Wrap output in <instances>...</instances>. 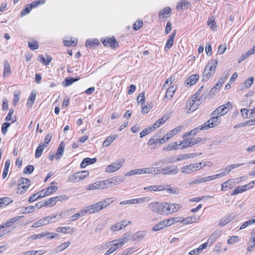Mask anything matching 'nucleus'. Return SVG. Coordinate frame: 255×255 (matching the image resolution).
Returning a JSON list of instances; mask_svg holds the SVG:
<instances>
[{
    "label": "nucleus",
    "mask_w": 255,
    "mask_h": 255,
    "mask_svg": "<svg viewBox=\"0 0 255 255\" xmlns=\"http://www.w3.org/2000/svg\"><path fill=\"white\" fill-rule=\"evenodd\" d=\"M157 143H159V139L157 138V135H154L149 139L147 142V145H152Z\"/></svg>",
    "instance_id": "nucleus-51"
},
{
    "label": "nucleus",
    "mask_w": 255,
    "mask_h": 255,
    "mask_svg": "<svg viewBox=\"0 0 255 255\" xmlns=\"http://www.w3.org/2000/svg\"><path fill=\"white\" fill-rule=\"evenodd\" d=\"M11 73L10 64L7 60H5L3 62V77H7Z\"/></svg>",
    "instance_id": "nucleus-18"
},
{
    "label": "nucleus",
    "mask_w": 255,
    "mask_h": 255,
    "mask_svg": "<svg viewBox=\"0 0 255 255\" xmlns=\"http://www.w3.org/2000/svg\"><path fill=\"white\" fill-rule=\"evenodd\" d=\"M130 237L131 236L130 234L128 233H125V234L123 235L122 238L119 239V240L124 245L125 243H127Z\"/></svg>",
    "instance_id": "nucleus-44"
},
{
    "label": "nucleus",
    "mask_w": 255,
    "mask_h": 255,
    "mask_svg": "<svg viewBox=\"0 0 255 255\" xmlns=\"http://www.w3.org/2000/svg\"><path fill=\"white\" fill-rule=\"evenodd\" d=\"M232 108L233 105L232 103L230 102H228L225 104L218 107L213 111V114L214 115L219 116V117L221 116H223L226 114H227L229 110V107Z\"/></svg>",
    "instance_id": "nucleus-5"
},
{
    "label": "nucleus",
    "mask_w": 255,
    "mask_h": 255,
    "mask_svg": "<svg viewBox=\"0 0 255 255\" xmlns=\"http://www.w3.org/2000/svg\"><path fill=\"white\" fill-rule=\"evenodd\" d=\"M97 158H89L86 157L83 159L82 160L80 166L81 168H83L86 167L87 165L92 164L96 162L97 161Z\"/></svg>",
    "instance_id": "nucleus-17"
},
{
    "label": "nucleus",
    "mask_w": 255,
    "mask_h": 255,
    "mask_svg": "<svg viewBox=\"0 0 255 255\" xmlns=\"http://www.w3.org/2000/svg\"><path fill=\"white\" fill-rule=\"evenodd\" d=\"M83 210L80 211L79 213H77L72 215L71 218V221H73L79 218L80 217L84 216L86 213H83Z\"/></svg>",
    "instance_id": "nucleus-52"
},
{
    "label": "nucleus",
    "mask_w": 255,
    "mask_h": 255,
    "mask_svg": "<svg viewBox=\"0 0 255 255\" xmlns=\"http://www.w3.org/2000/svg\"><path fill=\"white\" fill-rule=\"evenodd\" d=\"M28 45L29 48L32 50H36L39 48L38 43L37 41L28 42Z\"/></svg>",
    "instance_id": "nucleus-55"
},
{
    "label": "nucleus",
    "mask_w": 255,
    "mask_h": 255,
    "mask_svg": "<svg viewBox=\"0 0 255 255\" xmlns=\"http://www.w3.org/2000/svg\"><path fill=\"white\" fill-rule=\"evenodd\" d=\"M166 227H169L174 224L175 223L179 222L178 218H169L167 220H164Z\"/></svg>",
    "instance_id": "nucleus-41"
},
{
    "label": "nucleus",
    "mask_w": 255,
    "mask_h": 255,
    "mask_svg": "<svg viewBox=\"0 0 255 255\" xmlns=\"http://www.w3.org/2000/svg\"><path fill=\"white\" fill-rule=\"evenodd\" d=\"M154 174V167H147L131 170L125 174L126 176H129L136 174Z\"/></svg>",
    "instance_id": "nucleus-4"
},
{
    "label": "nucleus",
    "mask_w": 255,
    "mask_h": 255,
    "mask_svg": "<svg viewBox=\"0 0 255 255\" xmlns=\"http://www.w3.org/2000/svg\"><path fill=\"white\" fill-rule=\"evenodd\" d=\"M11 124L9 123H4L1 126V132L3 135H5L7 131L8 128L10 126Z\"/></svg>",
    "instance_id": "nucleus-54"
},
{
    "label": "nucleus",
    "mask_w": 255,
    "mask_h": 255,
    "mask_svg": "<svg viewBox=\"0 0 255 255\" xmlns=\"http://www.w3.org/2000/svg\"><path fill=\"white\" fill-rule=\"evenodd\" d=\"M44 148V145L40 144L37 147L35 151V156L36 158H39L42 155V153Z\"/></svg>",
    "instance_id": "nucleus-45"
},
{
    "label": "nucleus",
    "mask_w": 255,
    "mask_h": 255,
    "mask_svg": "<svg viewBox=\"0 0 255 255\" xmlns=\"http://www.w3.org/2000/svg\"><path fill=\"white\" fill-rule=\"evenodd\" d=\"M236 215L234 213L227 215L223 217L220 220L219 225L220 226L223 227L228 224L231 221H233L235 218Z\"/></svg>",
    "instance_id": "nucleus-12"
},
{
    "label": "nucleus",
    "mask_w": 255,
    "mask_h": 255,
    "mask_svg": "<svg viewBox=\"0 0 255 255\" xmlns=\"http://www.w3.org/2000/svg\"><path fill=\"white\" fill-rule=\"evenodd\" d=\"M35 209V206H28L24 208V211L22 212L23 214H28L30 213H32L34 212Z\"/></svg>",
    "instance_id": "nucleus-60"
},
{
    "label": "nucleus",
    "mask_w": 255,
    "mask_h": 255,
    "mask_svg": "<svg viewBox=\"0 0 255 255\" xmlns=\"http://www.w3.org/2000/svg\"><path fill=\"white\" fill-rule=\"evenodd\" d=\"M176 162H178L177 160V157L172 156L157 161L154 163V165L155 166H159L161 163L170 164L175 163Z\"/></svg>",
    "instance_id": "nucleus-11"
},
{
    "label": "nucleus",
    "mask_w": 255,
    "mask_h": 255,
    "mask_svg": "<svg viewBox=\"0 0 255 255\" xmlns=\"http://www.w3.org/2000/svg\"><path fill=\"white\" fill-rule=\"evenodd\" d=\"M103 44L106 46H110L113 48H116L118 46V43L115 38L105 39L102 41Z\"/></svg>",
    "instance_id": "nucleus-13"
},
{
    "label": "nucleus",
    "mask_w": 255,
    "mask_h": 255,
    "mask_svg": "<svg viewBox=\"0 0 255 255\" xmlns=\"http://www.w3.org/2000/svg\"><path fill=\"white\" fill-rule=\"evenodd\" d=\"M65 147V145L63 142H62L58 146V149L57 150V152L55 154L56 159H60L63 154L64 149Z\"/></svg>",
    "instance_id": "nucleus-24"
},
{
    "label": "nucleus",
    "mask_w": 255,
    "mask_h": 255,
    "mask_svg": "<svg viewBox=\"0 0 255 255\" xmlns=\"http://www.w3.org/2000/svg\"><path fill=\"white\" fill-rule=\"evenodd\" d=\"M56 218V215H53L52 216H49L45 218L41 219V221H43V224L45 225H46V224L49 223L50 222H55L56 221H51V220L53 219H54Z\"/></svg>",
    "instance_id": "nucleus-40"
},
{
    "label": "nucleus",
    "mask_w": 255,
    "mask_h": 255,
    "mask_svg": "<svg viewBox=\"0 0 255 255\" xmlns=\"http://www.w3.org/2000/svg\"><path fill=\"white\" fill-rule=\"evenodd\" d=\"M121 224V223L119 222L113 225L111 228V230L113 232H116L122 229V227Z\"/></svg>",
    "instance_id": "nucleus-61"
},
{
    "label": "nucleus",
    "mask_w": 255,
    "mask_h": 255,
    "mask_svg": "<svg viewBox=\"0 0 255 255\" xmlns=\"http://www.w3.org/2000/svg\"><path fill=\"white\" fill-rule=\"evenodd\" d=\"M42 251H30L23 253V255H40L43 254Z\"/></svg>",
    "instance_id": "nucleus-53"
},
{
    "label": "nucleus",
    "mask_w": 255,
    "mask_h": 255,
    "mask_svg": "<svg viewBox=\"0 0 255 255\" xmlns=\"http://www.w3.org/2000/svg\"><path fill=\"white\" fill-rule=\"evenodd\" d=\"M211 117L212 118L210 120L201 126L200 127L201 129L207 130L210 128L216 127L219 124L218 120V118H219V116L214 115L213 112L211 114Z\"/></svg>",
    "instance_id": "nucleus-3"
},
{
    "label": "nucleus",
    "mask_w": 255,
    "mask_h": 255,
    "mask_svg": "<svg viewBox=\"0 0 255 255\" xmlns=\"http://www.w3.org/2000/svg\"><path fill=\"white\" fill-rule=\"evenodd\" d=\"M102 210V206H100V202L86 207L83 210V213L92 214Z\"/></svg>",
    "instance_id": "nucleus-10"
},
{
    "label": "nucleus",
    "mask_w": 255,
    "mask_h": 255,
    "mask_svg": "<svg viewBox=\"0 0 255 255\" xmlns=\"http://www.w3.org/2000/svg\"><path fill=\"white\" fill-rule=\"evenodd\" d=\"M34 169L33 165H28L24 169L23 172L24 174H31L33 171Z\"/></svg>",
    "instance_id": "nucleus-63"
},
{
    "label": "nucleus",
    "mask_w": 255,
    "mask_h": 255,
    "mask_svg": "<svg viewBox=\"0 0 255 255\" xmlns=\"http://www.w3.org/2000/svg\"><path fill=\"white\" fill-rule=\"evenodd\" d=\"M80 181V180L79 179V177L78 174L77 173V172L74 173L73 175L69 176L67 179V181L69 182H72L76 183V182H79Z\"/></svg>",
    "instance_id": "nucleus-39"
},
{
    "label": "nucleus",
    "mask_w": 255,
    "mask_h": 255,
    "mask_svg": "<svg viewBox=\"0 0 255 255\" xmlns=\"http://www.w3.org/2000/svg\"><path fill=\"white\" fill-rule=\"evenodd\" d=\"M200 95L199 92H196L195 94L193 95L192 101L189 103V105H191V107L197 102V100L199 99Z\"/></svg>",
    "instance_id": "nucleus-48"
},
{
    "label": "nucleus",
    "mask_w": 255,
    "mask_h": 255,
    "mask_svg": "<svg viewBox=\"0 0 255 255\" xmlns=\"http://www.w3.org/2000/svg\"><path fill=\"white\" fill-rule=\"evenodd\" d=\"M164 214L168 215L176 212L178 209L182 207L179 204L164 203Z\"/></svg>",
    "instance_id": "nucleus-8"
},
{
    "label": "nucleus",
    "mask_w": 255,
    "mask_h": 255,
    "mask_svg": "<svg viewBox=\"0 0 255 255\" xmlns=\"http://www.w3.org/2000/svg\"><path fill=\"white\" fill-rule=\"evenodd\" d=\"M178 149H180L179 142H172L163 148V150L166 151L177 150Z\"/></svg>",
    "instance_id": "nucleus-15"
},
{
    "label": "nucleus",
    "mask_w": 255,
    "mask_h": 255,
    "mask_svg": "<svg viewBox=\"0 0 255 255\" xmlns=\"http://www.w3.org/2000/svg\"><path fill=\"white\" fill-rule=\"evenodd\" d=\"M30 184V181L29 179L24 177L19 178L17 193L19 194L23 193L28 189Z\"/></svg>",
    "instance_id": "nucleus-6"
},
{
    "label": "nucleus",
    "mask_w": 255,
    "mask_h": 255,
    "mask_svg": "<svg viewBox=\"0 0 255 255\" xmlns=\"http://www.w3.org/2000/svg\"><path fill=\"white\" fill-rule=\"evenodd\" d=\"M118 135L115 134L113 136H109L106 138L105 140L104 141L103 146L104 147H107L111 144L117 138Z\"/></svg>",
    "instance_id": "nucleus-28"
},
{
    "label": "nucleus",
    "mask_w": 255,
    "mask_h": 255,
    "mask_svg": "<svg viewBox=\"0 0 255 255\" xmlns=\"http://www.w3.org/2000/svg\"><path fill=\"white\" fill-rule=\"evenodd\" d=\"M180 149L186 148L187 147L192 146L193 143L190 140V139H183L179 142Z\"/></svg>",
    "instance_id": "nucleus-22"
},
{
    "label": "nucleus",
    "mask_w": 255,
    "mask_h": 255,
    "mask_svg": "<svg viewBox=\"0 0 255 255\" xmlns=\"http://www.w3.org/2000/svg\"><path fill=\"white\" fill-rule=\"evenodd\" d=\"M32 9V6L31 4H28L25 5V7L23 8L20 12L21 16L25 15L28 13H29L31 9Z\"/></svg>",
    "instance_id": "nucleus-38"
},
{
    "label": "nucleus",
    "mask_w": 255,
    "mask_h": 255,
    "mask_svg": "<svg viewBox=\"0 0 255 255\" xmlns=\"http://www.w3.org/2000/svg\"><path fill=\"white\" fill-rule=\"evenodd\" d=\"M176 34V30H174L172 33L169 35L164 47V49L166 51H168L173 45Z\"/></svg>",
    "instance_id": "nucleus-14"
},
{
    "label": "nucleus",
    "mask_w": 255,
    "mask_h": 255,
    "mask_svg": "<svg viewBox=\"0 0 255 255\" xmlns=\"http://www.w3.org/2000/svg\"><path fill=\"white\" fill-rule=\"evenodd\" d=\"M107 184H109V183H106V180L97 181L95 182V188H96V189L107 188H108Z\"/></svg>",
    "instance_id": "nucleus-31"
},
{
    "label": "nucleus",
    "mask_w": 255,
    "mask_h": 255,
    "mask_svg": "<svg viewBox=\"0 0 255 255\" xmlns=\"http://www.w3.org/2000/svg\"><path fill=\"white\" fill-rule=\"evenodd\" d=\"M56 203V200L55 197L50 198L47 201H45V204L46 206H49L50 207L53 206Z\"/></svg>",
    "instance_id": "nucleus-59"
},
{
    "label": "nucleus",
    "mask_w": 255,
    "mask_h": 255,
    "mask_svg": "<svg viewBox=\"0 0 255 255\" xmlns=\"http://www.w3.org/2000/svg\"><path fill=\"white\" fill-rule=\"evenodd\" d=\"M20 96V93L19 92H15L14 94L13 100V104L15 106L17 102L19 100V98Z\"/></svg>",
    "instance_id": "nucleus-62"
},
{
    "label": "nucleus",
    "mask_w": 255,
    "mask_h": 255,
    "mask_svg": "<svg viewBox=\"0 0 255 255\" xmlns=\"http://www.w3.org/2000/svg\"><path fill=\"white\" fill-rule=\"evenodd\" d=\"M124 163L125 159L121 160H117L108 165L106 167L105 171L107 173L115 172L120 169L123 166Z\"/></svg>",
    "instance_id": "nucleus-9"
},
{
    "label": "nucleus",
    "mask_w": 255,
    "mask_h": 255,
    "mask_svg": "<svg viewBox=\"0 0 255 255\" xmlns=\"http://www.w3.org/2000/svg\"><path fill=\"white\" fill-rule=\"evenodd\" d=\"M12 202L9 197L0 198V207H5Z\"/></svg>",
    "instance_id": "nucleus-35"
},
{
    "label": "nucleus",
    "mask_w": 255,
    "mask_h": 255,
    "mask_svg": "<svg viewBox=\"0 0 255 255\" xmlns=\"http://www.w3.org/2000/svg\"><path fill=\"white\" fill-rule=\"evenodd\" d=\"M197 218L195 216L188 217L185 219H183L181 221V223L183 224H191L193 222H195Z\"/></svg>",
    "instance_id": "nucleus-36"
},
{
    "label": "nucleus",
    "mask_w": 255,
    "mask_h": 255,
    "mask_svg": "<svg viewBox=\"0 0 255 255\" xmlns=\"http://www.w3.org/2000/svg\"><path fill=\"white\" fill-rule=\"evenodd\" d=\"M80 79L79 78H66L64 81L62 82V85L64 87H68L71 85H72L73 83H74L75 82H76L78 81Z\"/></svg>",
    "instance_id": "nucleus-27"
},
{
    "label": "nucleus",
    "mask_w": 255,
    "mask_h": 255,
    "mask_svg": "<svg viewBox=\"0 0 255 255\" xmlns=\"http://www.w3.org/2000/svg\"><path fill=\"white\" fill-rule=\"evenodd\" d=\"M98 43H99V42L97 39H95L94 40L88 39L86 42V46L87 47H92L94 44H97Z\"/></svg>",
    "instance_id": "nucleus-56"
},
{
    "label": "nucleus",
    "mask_w": 255,
    "mask_h": 255,
    "mask_svg": "<svg viewBox=\"0 0 255 255\" xmlns=\"http://www.w3.org/2000/svg\"><path fill=\"white\" fill-rule=\"evenodd\" d=\"M154 175L162 174L164 175H174L179 172V169L176 166L167 165L164 167H154Z\"/></svg>",
    "instance_id": "nucleus-1"
},
{
    "label": "nucleus",
    "mask_w": 255,
    "mask_h": 255,
    "mask_svg": "<svg viewBox=\"0 0 255 255\" xmlns=\"http://www.w3.org/2000/svg\"><path fill=\"white\" fill-rule=\"evenodd\" d=\"M190 4L186 0H181L176 6V9L178 10L185 9L188 8Z\"/></svg>",
    "instance_id": "nucleus-21"
},
{
    "label": "nucleus",
    "mask_w": 255,
    "mask_h": 255,
    "mask_svg": "<svg viewBox=\"0 0 255 255\" xmlns=\"http://www.w3.org/2000/svg\"><path fill=\"white\" fill-rule=\"evenodd\" d=\"M106 183H109V184H107L108 188L119 184V178L117 176L106 179Z\"/></svg>",
    "instance_id": "nucleus-25"
},
{
    "label": "nucleus",
    "mask_w": 255,
    "mask_h": 255,
    "mask_svg": "<svg viewBox=\"0 0 255 255\" xmlns=\"http://www.w3.org/2000/svg\"><path fill=\"white\" fill-rule=\"evenodd\" d=\"M77 173L78 174L79 177V179L81 180L88 176L89 175V172L88 171L85 170L77 172Z\"/></svg>",
    "instance_id": "nucleus-58"
},
{
    "label": "nucleus",
    "mask_w": 255,
    "mask_h": 255,
    "mask_svg": "<svg viewBox=\"0 0 255 255\" xmlns=\"http://www.w3.org/2000/svg\"><path fill=\"white\" fill-rule=\"evenodd\" d=\"M152 129L151 127H150L149 128H145L140 133V137L142 138L144 137L146 135L150 133V131H151Z\"/></svg>",
    "instance_id": "nucleus-64"
},
{
    "label": "nucleus",
    "mask_w": 255,
    "mask_h": 255,
    "mask_svg": "<svg viewBox=\"0 0 255 255\" xmlns=\"http://www.w3.org/2000/svg\"><path fill=\"white\" fill-rule=\"evenodd\" d=\"M164 203L159 202H151L148 205V208L150 210L154 213H156L158 214H164Z\"/></svg>",
    "instance_id": "nucleus-7"
},
{
    "label": "nucleus",
    "mask_w": 255,
    "mask_h": 255,
    "mask_svg": "<svg viewBox=\"0 0 255 255\" xmlns=\"http://www.w3.org/2000/svg\"><path fill=\"white\" fill-rule=\"evenodd\" d=\"M166 190L169 194H179L180 193V190L177 187H171V185L167 184Z\"/></svg>",
    "instance_id": "nucleus-26"
},
{
    "label": "nucleus",
    "mask_w": 255,
    "mask_h": 255,
    "mask_svg": "<svg viewBox=\"0 0 255 255\" xmlns=\"http://www.w3.org/2000/svg\"><path fill=\"white\" fill-rule=\"evenodd\" d=\"M68 229H70V227H58L56 229V232L65 234H72L73 233L74 229H72L71 231H67Z\"/></svg>",
    "instance_id": "nucleus-42"
},
{
    "label": "nucleus",
    "mask_w": 255,
    "mask_h": 255,
    "mask_svg": "<svg viewBox=\"0 0 255 255\" xmlns=\"http://www.w3.org/2000/svg\"><path fill=\"white\" fill-rule=\"evenodd\" d=\"M254 79L253 77H250L248 78L244 83V87L246 88H250L254 83Z\"/></svg>",
    "instance_id": "nucleus-46"
},
{
    "label": "nucleus",
    "mask_w": 255,
    "mask_h": 255,
    "mask_svg": "<svg viewBox=\"0 0 255 255\" xmlns=\"http://www.w3.org/2000/svg\"><path fill=\"white\" fill-rule=\"evenodd\" d=\"M217 59H212L205 67L203 76L202 80L207 81L209 78L212 77L215 73V70L218 64Z\"/></svg>",
    "instance_id": "nucleus-2"
},
{
    "label": "nucleus",
    "mask_w": 255,
    "mask_h": 255,
    "mask_svg": "<svg viewBox=\"0 0 255 255\" xmlns=\"http://www.w3.org/2000/svg\"><path fill=\"white\" fill-rule=\"evenodd\" d=\"M199 78L198 74H193L191 75L186 80V84L189 86L195 84Z\"/></svg>",
    "instance_id": "nucleus-23"
},
{
    "label": "nucleus",
    "mask_w": 255,
    "mask_h": 255,
    "mask_svg": "<svg viewBox=\"0 0 255 255\" xmlns=\"http://www.w3.org/2000/svg\"><path fill=\"white\" fill-rule=\"evenodd\" d=\"M24 217V216H16L9 219L7 221H6L4 225H5V227H9L13 225L14 223L21 219Z\"/></svg>",
    "instance_id": "nucleus-32"
},
{
    "label": "nucleus",
    "mask_w": 255,
    "mask_h": 255,
    "mask_svg": "<svg viewBox=\"0 0 255 255\" xmlns=\"http://www.w3.org/2000/svg\"><path fill=\"white\" fill-rule=\"evenodd\" d=\"M146 234V231H138L132 235V240L134 241H140L145 237Z\"/></svg>",
    "instance_id": "nucleus-16"
},
{
    "label": "nucleus",
    "mask_w": 255,
    "mask_h": 255,
    "mask_svg": "<svg viewBox=\"0 0 255 255\" xmlns=\"http://www.w3.org/2000/svg\"><path fill=\"white\" fill-rule=\"evenodd\" d=\"M70 244L71 243L70 242H67L61 244L60 245H59L55 248V253H58L62 251L63 250L68 248L70 245Z\"/></svg>",
    "instance_id": "nucleus-33"
},
{
    "label": "nucleus",
    "mask_w": 255,
    "mask_h": 255,
    "mask_svg": "<svg viewBox=\"0 0 255 255\" xmlns=\"http://www.w3.org/2000/svg\"><path fill=\"white\" fill-rule=\"evenodd\" d=\"M167 227L165 221L163 220L158 224L155 225L152 228V231H160L164 228Z\"/></svg>",
    "instance_id": "nucleus-29"
},
{
    "label": "nucleus",
    "mask_w": 255,
    "mask_h": 255,
    "mask_svg": "<svg viewBox=\"0 0 255 255\" xmlns=\"http://www.w3.org/2000/svg\"><path fill=\"white\" fill-rule=\"evenodd\" d=\"M35 94H34L33 92H31L30 96L29 97L27 102V106H31L34 103L35 99Z\"/></svg>",
    "instance_id": "nucleus-49"
},
{
    "label": "nucleus",
    "mask_w": 255,
    "mask_h": 255,
    "mask_svg": "<svg viewBox=\"0 0 255 255\" xmlns=\"http://www.w3.org/2000/svg\"><path fill=\"white\" fill-rule=\"evenodd\" d=\"M175 90L176 88L174 86H171L168 88L166 92L165 98L169 97L171 98L173 96Z\"/></svg>",
    "instance_id": "nucleus-37"
},
{
    "label": "nucleus",
    "mask_w": 255,
    "mask_h": 255,
    "mask_svg": "<svg viewBox=\"0 0 255 255\" xmlns=\"http://www.w3.org/2000/svg\"><path fill=\"white\" fill-rule=\"evenodd\" d=\"M58 188L56 186H51L47 188L44 189L46 196H48L52 193L55 192Z\"/></svg>",
    "instance_id": "nucleus-47"
},
{
    "label": "nucleus",
    "mask_w": 255,
    "mask_h": 255,
    "mask_svg": "<svg viewBox=\"0 0 255 255\" xmlns=\"http://www.w3.org/2000/svg\"><path fill=\"white\" fill-rule=\"evenodd\" d=\"M168 116H163L161 119H159L156 123H155L151 127L152 130H155L157 128L164 123L168 120Z\"/></svg>",
    "instance_id": "nucleus-19"
},
{
    "label": "nucleus",
    "mask_w": 255,
    "mask_h": 255,
    "mask_svg": "<svg viewBox=\"0 0 255 255\" xmlns=\"http://www.w3.org/2000/svg\"><path fill=\"white\" fill-rule=\"evenodd\" d=\"M191 169L190 167V165H187L182 166L180 169V171L183 173L189 174H191L192 173Z\"/></svg>",
    "instance_id": "nucleus-50"
},
{
    "label": "nucleus",
    "mask_w": 255,
    "mask_h": 255,
    "mask_svg": "<svg viewBox=\"0 0 255 255\" xmlns=\"http://www.w3.org/2000/svg\"><path fill=\"white\" fill-rule=\"evenodd\" d=\"M171 12V8L170 7H165L160 10L159 13V17L167 18Z\"/></svg>",
    "instance_id": "nucleus-20"
},
{
    "label": "nucleus",
    "mask_w": 255,
    "mask_h": 255,
    "mask_svg": "<svg viewBox=\"0 0 255 255\" xmlns=\"http://www.w3.org/2000/svg\"><path fill=\"white\" fill-rule=\"evenodd\" d=\"M252 52L250 51V50L245 54H242L240 58L238 60V62L241 63L243 61L246 59L248 57H249L250 55H252Z\"/></svg>",
    "instance_id": "nucleus-57"
},
{
    "label": "nucleus",
    "mask_w": 255,
    "mask_h": 255,
    "mask_svg": "<svg viewBox=\"0 0 255 255\" xmlns=\"http://www.w3.org/2000/svg\"><path fill=\"white\" fill-rule=\"evenodd\" d=\"M153 107V104L150 103H147L146 105L145 106H142V108H141V112L142 113H148L149 111L150 110V109H152Z\"/></svg>",
    "instance_id": "nucleus-43"
},
{
    "label": "nucleus",
    "mask_w": 255,
    "mask_h": 255,
    "mask_svg": "<svg viewBox=\"0 0 255 255\" xmlns=\"http://www.w3.org/2000/svg\"><path fill=\"white\" fill-rule=\"evenodd\" d=\"M242 178L243 177H241L228 180V182H229V188H232L235 186L236 184L240 183Z\"/></svg>",
    "instance_id": "nucleus-30"
},
{
    "label": "nucleus",
    "mask_w": 255,
    "mask_h": 255,
    "mask_svg": "<svg viewBox=\"0 0 255 255\" xmlns=\"http://www.w3.org/2000/svg\"><path fill=\"white\" fill-rule=\"evenodd\" d=\"M114 202V200L112 198H108L103 201H100V206H102V210L109 205L112 204Z\"/></svg>",
    "instance_id": "nucleus-34"
}]
</instances>
